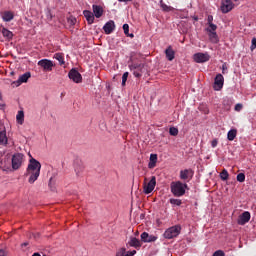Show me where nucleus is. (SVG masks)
I'll use <instances>...</instances> for the list:
<instances>
[{
  "instance_id": "nucleus-1",
  "label": "nucleus",
  "mask_w": 256,
  "mask_h": 256,
  "mask_svg": "<svg viewBox=\"0 0 256 256\" xmlns=\"http://www.w3.org/2000/svg\"><path fill=\"white\" fill-rule=\"evenodd\" d=\"M39 175H41V162L35 158H31L26 172L24 173V177H28V183L33 185V183L39 179Z\"/></svg>"
},
{
  "instance_id": "nucleus-2",
  "label": "nucleus",
  "mask_w": 256,
  "mask_h": 256,
  "mask_svg": "<svg viewBox=\"0 0 256 256\" xmlns=\"http://www.w3.org/2000/svg\"><path fill=\"white\" fill-rule=\"evenodd\" d=\"M186 189H189V186L181 181H174L170 184V191L174 197H183V195H185Z\"/></svg>"
},
{
  "instance_id": "nucleus-3",
  "label": "nucleus",
  "mask_w": 256,
  "mask_h": 256,
  "mask_svg": "<svg viewBox=\"0 0 256 256\" xmlns=\"http://www.w3.org/2000/svg\"><path fill=\"white\" fill-rule=\"evenodd\" d=\"M156 185H157V178L155 176H152L148 183H147V178H145L144 186H143L145 195H149L150 193H153Z\"/></svg>"
},
{
  "instance_id": "nucleus-4",
  "label": "nucleus",
  "mask_w": 256,
  "mask_h": 256,
  "mask_svg": "<svg viewBox=\"0 0 256 256\" xmlns=\"http://www.w3.org/2000/svg\"><path fill=\"white\" fill-rule=\"evenodd\" d=\"M181 233V226L175 225L170 228H168L164 232L165 239H173L174 237H178Z\"/></svg>"
},
{
  "instance_id": "nucleus-5",
  "label": "nucleus",
  "mask_w": 256,
  "mask_h": 256,
  "mask_svg": "<svg viewBox=\"0 0 256 256\" xmlns=\"http://www.w3.org/2000/svg\"><path fill=\"white\" fill-rule=\"evenodd\" d=\"M24 157L25 156L21 153H16L12 156V169H14V171H17V169H21Z\"/></svg>"
},
{
  "instance_id": "nucleus-6",
  "label": "nucleus",
  "mask_w": 256,
  "mask_h": 256,
  "mask_svg": "<svg viewBox=\"0 0 256 256\" xmlns=\"http://www.w3.org/2000/svg\"><path fill=\"white\" fill-rule=\"evenodd\" d=\"M225 83V78L223 74H217L214 79L213 89L214 91H221L223 89V85Z\"/></svg>"
},
{
  "instance_id": "nucleus-7",
  "label": "nucleus",
  "mask_w": 256,
  "mask_h": 256,
  "mask_svg": "<svg viewBox=\"0 0 256 256\" xmlns=\"http://www.w3.org/2000/svg\"><path fill=\"white\" fill-rule=\"evenodd\" d=\"M38 66L42 67L43 71H53L55 64L49 59H42L38 61Z\"/></svg>"
},
{
  "instance_id": "nucleus-8",
  "label": "nucleus",
  "mask_w": 256,
  "mask_h": 256,
  "mask_svg": "<svg viewBox=\"0 0 256 256\" xmlns=\"http://www.w3.org/2000/svg\"><path fill=\"white\" fill-rule=\"evenodd\" d=\"M195 63H207V61H209V59H211V56L209 55V53L205 52V53H196L193 56Z\"/></svg>"
},
{
  "instance_id": "nucleus-9",
  "label": "nucleus",
  "mask_w": 256,
  "mask_h": 256,
  "mask_svg": "<svg viewBox=\"0 0 256 256\" xmlns=\"http://www.w3.org/2000/svg\"><path fill=\"white\" fill-rule=\"evenodd\" d=\"M69 79H71L74 83H81L83 81V76H81V73L77 71V69L73 68L68 73Z\"/></svg>"
},
{
  "instance_id": "nucleus-10",
  "label": "nucleus",
  "mask_w": 256,
  "mask_h": 256,
  "mask_svg": "<svg viewBox=\"0 0 256 256\" xmlns=\"http://www.w3.org/2000/svg\"><path fill=\"white\" fill-rule=\"evenodd\" d=\"M233 7H235V5L233 4V2L231 0H222L221 1V11L222 13H229L230 11H233Z\"/></svg>"
},
{
  "instance_id": "nucleus-11",
  "label": "nucleus",
  "mask_w": 256,
  "mask_h": 256,
  "mask_svg": "<svg viewBox=\"0 0 256 256\" xmlns=\"http://www.w3.org/2000/svg\"><path fill=\"white\" fill-rule=\"evenodd\" d=\"M31 79V72H26L22 74L17 81H14L12 85H15V87H19L20 85H23V83H27Z\"/></svg>"
},
{
  "instance_id": "nucleus-12",
  "label": "nucleus",
  "mask_w": 256,
  "mask_h": 256,
  "mask_svg": "<svg viewBox=\"0 0 256 256\" xmlns=\"http://www.w3.org/2000/svg\"><path fill=\"white\" fill-rule=\"evenodd\" d=\"M249 221H251V213L245 211L238 217L237 223L238 225H246Z\"/></svg>"
},
{
  "instance_id": "nucleus-13",
  "label": "nucleus",
  "mask_w": 256,
  "mask_h": 256,
  "mask_svg": "<svg viewBox=\"0 0 256 256\" xmlns=\"http://www.w3.org/2000/svg\"><path fill=\"white\" fill-rule=\"evenodd\" d=\"M193 175L194 173L192 169H185L180 171V179H182V181H191V179H193Z\"/></svg>"
},
{
  "instance_id": "nucleus-14",
  "label": "nucleus",
  "mask_w": 256,
  "mask_h": 256,
  "mask_svg": "<svg viewBox=\"0 0 256 256\" xmlns=\"http://www.w3.org/2000/svg\"><path fill=\"white\" fill-rule=\"evenodd\" d=\"M206 33L208 34L209 41L211 43H219V36L217 35V30L206 28Z\"/></svg>"
},
{
  "instance_id": "nucleus-15",
  "label": "nucleus",
  "mask_w": 256,
  "mask_h": 256,
  "mask_svg": "<svg viewBox=\"0 0 256 256\" xmlns=\"http://www.w3.org/2000/svg\"><path fill=\"white\" fill-rule=\"evenodd\" d=\"M140 237L143 243H155V241L157 240V236L149 235V233L147 232H143Z\"/></svg>"
},
{
  "instance_id": "nucleus-16",
  "label": "nucleus",
  "mask_w": 256,
  "mask_h": 256,
  "mask_svg": "<svg viewBox=\"0 0 256 256\" xmlns=\"http://www.w3.org/2000/svg\"><path fill=\"white\" fill-rule=\"evenodd\" d=\"M103 30L105 32L106 35H111V33L113 31H115V21L110 20L108 21L104 26H103Z\"/></svg>"
},
{
  "instance_id": "nucleus-17",
  "label": "nucleus",
  "mask_w": 256,
  "mask_h": 256,
  "mask_svg": "<svg viewBox=\"0 0 256 256\" xmlns=\"http://www.w3.org/2000/svg\"><path fill=\"white\" fill-rule=\"evenodd\" d=\"M83 15H84L88 25H93L95 23V15L93 14V12H91L89 10H84Z\"/></svg>"
},
{
  "instance_id": "nucleus-18",
  "label": "nucleus",
  "mask_w": 256,
  "mask_h": 256,
  "mask_svg": "<svg viewBox=\"0 0 256 256\" xmlns=\"http://www.w3.org/2000/svg\"><path fill=\"white\" fill-rule=\"evenodd\" d=\"M92 11H93V15H94V17H96V19H101V17H103V7L93 4Z\"/></svg>"
},
{
  "instance_id": "nucleus-19",
  "label": "nucleus",
  "mask_w": 256,
  "mask_h": 256,
  "mask_svg": "<svg viewBox=\"0 0 256 256\" xmlns=\"http://www.w3.org/2000/svg\"><path fill=\"white\" fill-rule=\"evenodd\" d=\"M128 245L130 247H134L135 249H139L141 248V241H139V239H137L136 237H130Z\"/></svg>"
},
{
  "instance_id": "nucleus-20",
  "label": "nucleus",
  "mask_w": 256,
  "mask_h": 256,
  "mask_svg": "<svg viewBox=\"0 0 256 256\" xmlns=\"http://www.w3.org/2000/svg\"><path fill=\"white\" fill-rule=\"evenodd\" d=\"M165 55H166V58L168 59V61H173V59H175V51L173 50V48L171 46H169L165 50Z\"/></svg>"
},
{
  "instance_id": "nucleus-21",
  "label": "nucleus",
  "mask_w": 256,
  "mask_h": 256,
  "mask_svg": "<svg viewBox=\"0 0 256 256\" xmlns=\"http://www.w3.org/2000/svg\"><path fill=\"white\" fill-rule=\"evenodd\" d=\"M156 165H157V154H151L150 162L148 163V168L155 169Z\"/></svg>"
},
{
  "instance_id": "nucleus-22",
  "label": "nucleus",
  "mask_w": 256,
  "mask_h": 256,
  "mask_svg": "<svg viewBox=\"0 0 256 256\" xmlns=\"http://www.w3.org/2000/svg\"><path fill=\"white\" fill-rule=\"evenodd\" d=\"M139 69H141V65L132 64L130 66V71H134L133 75L136 76V77H141V73L139 72Z\"/></svg>"
},
{
  "instance_id": "nucleus-23",
  "label": "nucleus",
  "mask_w": 256,
  "mask_h": 256,
  "mask_svg": "<svg viewBox=\"0 0 256 256\" xmlns=\"http://www.w3.org/2000/svg\"><path fill=\"white\" fill-rule=\"evenodd\" d=\"M13 17L14 15H13V12L11 11H6L2 15L3 21H6L7 23H9V21H13Z\"/></svg>"
},
{
  "instance_id": "nucleus-24",
  "label": "nucleus",
  "mask_w": 256,
  "mask_h": 256,
  "mask_svg": "<svg viewBox=\"0 0 256 256\" xmlns=\"http://www.w3.org/2000/svg\"><path fill=\"white\" fill-rule=\"evenodd\" d=\"M16 121L19 125H23L25 121V113L23 111H18L16 115Z\"/></svg>"
},
{
  "instance_id": "nucleus-25",
  "label": "nucleus",
  "mask_w": 256,
  "mask_h": 256,
  "mask_svg": "<svg viewBox=\"0 0 256 256\" xmlns=\"http://www.w3.org/2000/svg\"><path fill=\"white\" fill-rule=\"evenodd\" d=\"M208 27L207 29H211L212 31H217V25L213 24V16L209 15L207 18Z\"/></svg>"
},
{
  "instance_id": "nucleus-26",
  "label": "nucleus",
  "mask_w": 256,
  "mask_h": 256,
  "mask_svg": "<svg viewBox=\"0 0 256 256\" xmlns=\"http://www.w3.org/2000/svg\"><path fill=\"white\" fill-rule=\"evenodd\" d=\"M2 35L5 37V39H8V41H11L13 39V32L8 30L7 28L2 29Z\"/></svg>"
},
{
  "instance_id": "nucleus-27",
  "label": "nucleus",
  "mask_w": 256,
  "mask_h": 256,
  "mask_svg": "<svg viewBox=\"0 0 256 256\" xmlns=\"http://www.w3.org/2000/svg\"><path fill=\"white\" fill-rule=\"evenodd\" d=\"M235 137H237V129H231L227 133V139L228 141H235Z\"/></svg>"
},
{
  "instance_id": "nucleus-28",
  "label": "nucleus",
  "mask_w": 256,
  "mask_h": 256,
  "mask_svg": "<svg viewBox=\"0 0 256 256\" xmlns=\"http://www.w3.org/2000/svg\"><path fill=\"white\" fill-rule=\"evenodd\" d=\"M54 59L59 61L60 65H65V57H64L63 53L54 54Z\"/></svg>"
},
{
  "instance_id": "nucleus-29",
  "label": "nucleus",
  "mask_w": 256,
  "mask_h": 256,
  "mask_svg": "<svg viewBox=\"0 0 256 256\" xmlns=\"http://www.w3.org/2000/svg\"><path fill=\"white\" fill-rule=\"evenodd\" d=\"M169 203L171 205H175L176 207H181V205H183V201L181 199H175V198H171L169 200Z\"/></svg>"
},
{
  "instance_id": "nucleus-30",
  "label": "nucleus",
  "mask_w": 256,
  "mask_h": 256,
  "mask_svg": "<svg viewBox=\"0 0 256 256\" xmlns=\"http://www.w3.org/2000/svg\"><path fill=\"white\" fill-rule=\"evenodd\" d=\"M85 168L82 165L75 166V173L77 177H81L83 175V171Z\"/></svg>"
},
{
  "instance_id": "nucleus-31",
  "label": "nucleus",
  "mask_w": 256,
  "mask_h": 256,
  "mask_svg": "<svg viewBox=\"0 0 256 256\" xmlns=\"http://www.w3.org/2000/svg\"><path fill=\"white\" fill-rule=\"evenodd\" d=\"M160 7H161L162 10L166 11L167 13H168L169 11H173V7L168 6L167 4H165V3L163 2V0L160 1Z\"/></svg>"
},
{
  "instance_id": "nucleus-32",
  "label": "nucleus",
  "mask_w": 256,
  "mask_h": 256,
  "mask_svg": "<svg viewBox=\"0 0 256 256\" xmlns=\"http://www.w3.org/2000/svg\"><path fill=\"white\" fill-rule=\"evenodd\" d=\"M0 145H7V134L0 132Z\"/></svg>"
},
{
  "instance_id": "nucleus-33",
  "label": "nucleus",
  "mask_w": 256,
  "mask_h": 256,
  "mask_svg": "<svg viewBox=\"0 0 256 256\" xmlns=\"http://www.w3.org/2000/svg\"><path fill=\"white\" fill-rule=\"evenodd\" d=\"M220 179L222 181H227V179H229V172L227 171V169L222 170V172L220 173Z\"/></svg>"
},
{
  "instance_id": "nucleus-34",
  "label": "nucleus",
  "mask_w": 256,
  "mask_h": 256,
  "mask_svg": "<svg viewBox=\"0 0 256 256\" xmlns=\"http://www.w3.org/2000/svg\"><path fill=\"white\" fill-rule=\"evenodd\" d=\"M169 133H170V135H172L173 137H177V135H179V129H177V128H175V127H170Z\"/></svg>"
},
{
  "instance_id": "nucleus-35",
  "label": "nucleus",
  "mask_w": 256,
  "mask_h": 256,
  "mask_svg": "<svg viewBox=\"0 0 256 256\" xmlns=\"http://www.w3.org/2000/svg\"><path fill=\"white\" fill-rule=\"evenodd\" d=\"M128 78H129V72H125V73L122 75V87H125Z\"/></svg>"
},
{
  "instance_id": "nucleus-36",
  "label": "nucleus",
  "mask_w": 256,
  "mask_h": 256,
  "mask_svg": "<svg viewBox=\"0 0 256 256\" xmlns=\"http://www.w3.org/2000/svg\"><path fill=\"white\" fill-rule=\"evenodd\" d=\"M236 179L239 183H245V173H239Z\"/></svg>"
},
{
  "instance_id": "nucleus-37",
  "label": "nucleus",
  "mask_w": 256,
  "mask_h": 256,
  "mask_svg": "<svg viewBox=\"0 0 256 256\" xmlns=\"http://www.w3.org/2000/svg\"><path fill=\"white\" fill-rule=\"evenodd\" d=\"M124 35H129V24L123 25Z\"/></svg>"
},
{
  "instance_id": "nucleus-38",
  "label": "nucleus",
  "mask_w": 256,
  "mask_h": 256,
  "mask_svg": "<svg viewBox=\"0 0 256 256\" xmlns=\"http://www.w3.org/2000/svg\"><path fill=\"white\" fill-rule=\"evenodd\" d=\"M213 256H225V252L223 250H217L213 253Z\"/></svg>"
},
{
  "instance_id": "nucleus-39",
  "label": "nucleus",
  "mask_w": 256,
  "mask_h": 256,
  "mask_svg": "<svg viewBox=\"0 0 256 256\" xmlns=\"http://www.w3.org/2000/svg\"><path fill=\"white\" fill-rule=\"evenodd\" d=\"M68 23H70V25H75V23H77V18H75V17L69 18Z\"/></svg>"
},
{
  "instance_id": "nucleus-40",
  "label": "nucleus",
  "mask_w": 256,
  "mask_h": 256,
  "mask_svg": "<svg viewBox=\"0 0 256 256\" xmlns=\"http://www.w3.org/2000/svg\"><path fill=\"white\" fill-rule=\"evenodd\" d=\"M137 254L136 250L128 251L124 254V256H134Z\"/></svg>"
},
{
  "instance_id": "nucleus-41",
  "label": "nucleus",
  "mask_w": 256,
  "mask_h": 256,
  "mask_svg": "<svg viewBox=\"0 0 256 256\" xmlns=\"http://www.w3.org/2000/svg\"><path fill=\"white\" fill-rule=\"evenodd\" d=\"M241 109H243V104L238 103L235 105V111H241Z\"/></svg>"
},
{
  "instance_id": "nucleus-42",
  "label": "nucleus",
  "mask_w": 256,
  "mask_h": 256,
  "mask_svg": "<svg viewBox=\"0 0 256 256\" xmlns=\"http://www.w3.org/2000/svg\"><path fill=\"white\" fill-rule=\"evenodd\" d=\"M227 69H228V68H227V63H223V64H222V73H223V75H225Z\"/></svg>"
},
{
  "instance_id": "nucleus-43",
  "label": "nucleus",
  "mask_w": 256,
  "mask_h": 256,
  "mask_svg": "<svg viewBox=\"0 0 256 256\" xmlns=\"http://www.w3.org/2000/svg\"><path fill=\"white\" fill-rule=\"evenodd\" d=\"M218 143H219V141H217V139H214V140H212V142H211V146H212L213 148H215V147H217Z\"/></svg>"
},
{
  "instance_id": "nucleus-44",
  "label": "nucleus",
  "mask_w": 256,
  "mask_h": 256,
  "mask_svg": "<svg viewBox=\"0 0 256 256\" xmlns=\"http://www.w3.org/2000/svg\"><path fill=\"white\" fill-rule=\"evenodd\" d=\"M251 49H256V38L252 39Z\"/></svg>"
},
{
  "instance_id": "nucleus-45",
  "label": "nucleus",
  "mask_w": 256,
  "mask_h": 256,
  "mask_svg": "<svg viewBox=\"0 0 256 256\" xmlns=\"http://www.w3.org/2000/svg\"><path fill=\"white\" fill-rule=\"evenodd\" d=\"M0 256H7V252L4 249H0Z\"/></svg>"
},
{
  "instance_id": "nucleus-46",
  "label": "nucleus",
  "mask_w": 256,
  "mask_h": 256,
  "mask_svg": "<svg viewBox=\"0 0 256 256\" xmlns=\"http://www.w3.org/2000/svg\"><path fill=\"white\" fill-rule=\"evenodd\" d=\"M126 37H130L131 39H133V37H135V35L133 33L129 34V32H128V34H126Z\"/></svg>"
},
{
  "instance_id": "nucleus-47",
  "label": "nucleus",
  "mask_w": 256,
  "mask_h": 256,
  "mask_svg": "<svg viewBox=\"0 0 256 256\" xmlns=\"http://www.w3.org/2000/svg\"><path fill=\"white\" fill-rule=\"evenodd\" d=\"M120 3H129V1H133V0H118Z\"/></svg>"
},
{
  "instance_id": "nucleus-48",
  "label": "nucleus",
  "mask_w": 256,
  "mask_h": 256,
  "mask_svg": "<svg viewBox=\"0 0 256 256\" xmlns=\"http://www.w3.org/2000/svg\"><path fill=\"white\" fill-rule=\"evenodd\" d=\"M27 245H29V242H24V243L22 244V247H27Z\"/></svg>"
},
{
  "instance_id": "nucleus-49",
  "label": "nucleus",
  "mask_w": 256,
  "mask_h": 256,
  "mask_svg": "<svg viewBox=\"0 0 256 256\" xmlns=\"http://www.w3.org/2000/svg\"><path fill=\"white\" fill-rule=\"evenodd\" d=\"M3 99V94L0 92V101Z\"/></svg>"
},
{
  "instance_id": "nucleus-50",
  "label": "nucleus",
  "mask_w": 256,
  "mask_h": 256,
  "mask_svg": "<svg viewBox=\"0 0 256 256\" xmlns=\"http://www.w3.org/2000/svg\"><path fill=\"white\" fill-rule=\"evenodd\" d=\"M234 1H238V0H234Z\"/></svg>"
}]
</instances>
